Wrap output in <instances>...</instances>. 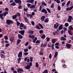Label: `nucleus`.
Listing matches in <instances>:
<instances>
[{
	"mask_svg": "<svg viewBox=\"0 0 73 73\" xmlns=\"http://www.w3.org/2000/svg\"><path fill=\"white\" fill-rule=\"evenodd\" d=\"M66 47H67L68 49H70V47L72 46V44H66Z\"/></svg>",
	"mask_w": 73,
	"mask_h": 73,
	"instance_id": "423d86ee",
	"label": "nucleus"
},
{
	"mask_svg": "<svg viewBox=\"0 0 73 73\" xmlns=\"http://www.w3.org/2000/svg\"><path fill=\"white\" fill-rule=\"evenodd\" d=\"M29 44V42H27L25 44V46H27Z\"/></svg>",
	"mask_w": 73,
	"mask_h": 73,
	"instance_id": "052dcab7",
	"label": "nucleus"
},
{
	"mask_svg": "<svg viewBox=\"0 0 73 73\" xmlns=\"http://www.w3.org/2000/svg\"><path fill=\"white\" fill-rule=\"evenodd\" d=\"M58 11H60V10H61V7H60V6H58Z\"/></svg>",
	"mask_w": 73,
	"mask_h": 73,
	"instance_id": "13d9d810",
	"label": "nucleus"
},
{
	"mask_svg": "<svg viewBox=\"0 0 73 73\" xmlns=\"http://www.w3.org/2000/svg\"><path fill=\"white\" fill-rule=\"evenodd\" d=\"M46 39L47 41H49V40H50V38L48 37H47Z\"/></svg>",
	"mask_w": 73,
	"mask_h": 73,
	"instance_id": "6e6d98bb",
	"label": "nucleus"
},
{
	"mask_svg": "<svg viewBox=\"0 0 73 73\" xmlns=\"http://www.w3.org/2000/svg\"><path fill=\"white\" fill-rule=\"evenodd\" d=\"M39 33H40V34H41L42 33H43V31H42V30H40L39 31Z\"/></svg>",
	"mask_w": 73,
	"mask_h": 73,
	"instance_id": "603ef678",
	"label": "nucleus"
},
{
	"mask_svg": "<svg viewBox=\"0 0 73 73\" xmlns=\"http://www.w3.org/2000/svg\"><path fill=\"white\" fill-rule=\"evenodd\" d=\"M35 27L36 28H37V29H40L41 28L38 26V25H36Z\"/></svg>",
	"mask_w": 73,
	"mask_h": 73,
	"instance_id": "7c9ffc66",
	"label": "nucleus"
},
{
	"mask_svg": "<svg viewBox=\"0 0 73 73\" xmlns=\"http://www.w3.org/2000/svg\"><path fill=\"white\" fill-rule=\"evenodd\" d=\"M70 1H69L66 4V7H69V5L70 4Z\"/></svg>",
	"mask_w": 73,
	"mask_h": 73,
	"instance_id": "5701e85b",
	"label": "nucleus"
},
{
	"mask_svg": "<svg viewBox=\"0 0 73 73\" xmlns=\"http://www.w3.org/2000/svg\"><path fill=\"white\" fill-rule=\"evenodd\" d=\"M48 21L49 19H48V18H46L44 21V22L45 23H48Z\"/></svg>",
	"mask_w": 73,
	"mask_h": 73,
	"instance_id": "a211bd4d",
	"label": "nucleus"
},
{
	"mask_svg": "<svg viewBox=\"0 0 73 73\" xmlns=\"http://www.w3.org/2000/svg\"><path fill=\"white\" fill-rule=\"evenodd\" d=\"M23 55V52H22L21 51L19 52L18 54V56L19 58L20 57H21L22 55Z\"/></svg>",
	"mask_w": 73,
	"mask_h": 73,
	"instance_id": "0eeeda50",
	"label": "nucleus"
},
{
	"mask_svg": "<svg viewBox=\"0 0 73 73\" xmlns=\"http://www.w3.org/2000/svg\"><path fill=\"white\" fill-rule=\"evenodd\" d=\"M61 40H62V41H66V39L64 38V37L62 36L61 37Z\"/></svg>",
	"mask_w": 73,
	"mask_h": 73,
	"instance_id": "4468645a",
	"label": "nucleus"
},
{
	"mask_svg": "<svg viewBox=\"0 0 73 73\" xmlns=\"http://www.w3.org/2000/svg\"><path fill=\"white\" fill-rule=\"evenodd\" d=\"M31 23L32 25H35V22L34 21H32Z\"/></svg>",
	"mask_w": 73,
	"mask_h": 73,
	"instance_id": "69168bd1",
	"label": "nucleus"
},
{
	"mask_svg": "<svg viewBox=\"0 0 73 73\" xmlns=\"http://www.w3.org/2000/svg\"><path fill=\"white\" fill-rule=\"evenodd\" d=\"M69 29L71 31H72V30H73V27H72V26H70L69 27Z\"/></svg>",
	"mask_w": 73,
	"mask_h": 73,
	"instance_id": "c85d7f7f",
	"label": "nucleus"
},
{
	"mask_svg": "<svg viewBox=\"0 0 73 73\" xmlns=\"http://www.w3.org/2000/svg\"><path fill=\"white\" fill-rule=\"evenodd\" d=\"M28 51V49L27 48H26L24 50V52H27Z\"/></svg>",
	"mask_w": 73,
	"mask_h": 73,
	"instance_id": "79ce46f5",
	"label": "nucleus"
},
{
	"mask_svg": "<svg viewBox=\"0 0 73 73\" xmlns=\"http://www.w3.org/2000/svg\"><path fill=\"white\" fill-rule=\"evenodd\" d=\"M10 40L11 42H12L14 40V39L13 38H10Z\"/></svg>",
	"mask_w": 73,
	"mask_h": 73,
	"instance_id": "49530a36",
	"label": "nucleus"
},
{
	"mask_svg": "<svg viewBox=\"0 0 73 73\" xmlns=\"http://www.w3.org/2000/svg\"><path fill=\"white\" fill-rule=\"evenodd\" d=\"M21 40L20 39H18L17 40V45H19V44L20 43V42H21Z\"/></svg>",
	"mask_w": 73,
	"mask_h": 73,
	"instance_id": "dca6fc26",
	"label": "nucleus"
},
{
	"mask_svg": "<svg viewBox=\"0 0 73 73\" xmlns=\"http://www.w3.org/2000/svg\"><path fill=\"white\" fill-rule=\"evenodd\" d=\"M59 26V24L57 23H56L54 25V28L55 29H57L58 27Z\"/></svg>",
	"mask_w": 73,
	"mask_h": 73,
	"instance_id": "7ed1b4c3",
	"label": "nucleus"
},
{
	"mask_svg": "<svg viewBox=\"0 0 73 73\" xmlns=\"http://www.w3.org/2000/svg\"><path fill=\"white\" fill-rule=\"evenodd\" d=\"M25 68L26 69H29L31 68V67L29 65H28L27 66L25 67Z\"/></svg>",
	"mask_w": 73,
	"mask_h": 73,
	"instance_id": "412c9836",
	"label": "nucleus"
},
{
	"mask_svg": "<svg viewBox=\"0 0 73 73\" xmlns=\"http://www.w3.org/2000/svg\"><path fill=\"white\" fill-rule=\"evenodd\" d=\"M3 16V13L0 14V17L1 20H3L4 19V17Z\"/></svg>",
	"mask_w": 73,
	"mask_h": 73,
	"instance_id": "aec40b11",
	"label": "nucleus"
},
{
	"mask_svg": "<svg viewBox=\"0 0 73 73\" xmlns=\"http://www.w3.org/2000/svg\"><path fill=\"white\" fill-rule=\"evenodd\" d=\"M33 1H34V0H28L27 1V2L30 3H32Z\"/></svg>",
	"mask_w": 73,
	"mask_h": 73,
	"instance_id": "2eb2a0df",
	"label": "nucleus"
},
{
	"mask_svg": "<svg viewBox=\"0 0 73 73\" xmlns=\"http://www.w3.org/2000/svg\"><path fill=\"white\" fill-rule=\"evenodd\" d=\"M19 33H21L22 35H24V33H25V30H23L22 31H19Z\"/></svg>",
	"mask_w": 73,
	"mask_h": 73,
	"instance_id": "6e6552de",
	"label": "nucleus"
},
{
	"mask_svg": "<svg viewBox=\"0 0 73 73\" xmlns=\"http://www.w3.org/2000/svg\"><path fill=\"white\" fill-rule=\"evenodd\" d=\"M52 50H53V49H54V44H52Z\"/></svg>",
	"mask_w": 73,
	"mask_h": 73,
	"instance_id": "8fccbe9b",
	"label": "nucleus"
},
{
	"mask_svg": "<svg viewBox=\"0 0 73 73\" xmlns=\"http://www.w3.org/2000/svg\"><path fill=\"white\" fill-rule=\"evenodd\" d=\"M18 9H22V6H19V7Z\"/></svg>",
	"mask_w": 73,
	"mask_h": 73,
	"instance_id": "774afa93",
	"label": "nucleus"
},
{
	"mask_svg": "<svg viewBox=\"0 0 73 73\" xmlns=\"http://www.w3.org/2000/svg\"><path fill=\"white\" fill-rule=\"evenodd\" d=\"M8 12H7V11L3 13V16L4 17H5V16H6V15H7V14H8Z\"/></svg>",
	"mask_w": 73,
	"mask_h": 73,
	"instance_id": "f3484780",
	"label": "nucleus"
},
{
	"mask_svg": "<svg viewBox=\"0 0 73 73\" xmlns=\"http://www.w3.org/2000/svg\"><path fill=\"white\" fill-rule=\"evenodd\" d=\"M36 66L37 67H38V64L37 62L36 63Z\"/></svg>",
	"mask_w": 73,
	"mask_h": 73,
	"instance_id": "5fc2aeb1",
	"label": "nucleus"
},
{
	"mask_svg": "<svg viewBox=\"0 0 73 73\" xmlns=\"http://www.w3.org/2000/svg\"><path fill=\"white\" fill-rule=\"evenodd\" d=\"M29 37H30L31 38L33 39V38H35V36L33 35V36H31V35H29Z\"/></svg>",
	"mask_w": 73,
	"mask_h": 73,
	"instance_id": "bb28decb",
	"label": "nucleus"
},
{
	"mask_svg": "<svg viewBox=\"0 0 73 73\" xmlns=\"http://www.w3.org/2000/svg\"><path fill=\"white\" fill-rule=\"evenodd\" d=\"M57 55H58V53L57 52H56L54 54V57L55 58L57 57Z\"/></svg>",
	"mask_w": 73,
	"mask_h": 73,
	"instance_id": "b1692460",
	"label": "nucleus"
},
{
	"mask_svg": "<svg viewBox=\"0 0 73 73\" xmlns=\"http://www.w3.org/2000/svg\"><path fill=\"white\" fill-rule=\"evenodd\" d=\"M45 9H43L41 11V12L42 13L44 12H45Z\"/></svg>",
	"mask_w": 73,
	"mask_h": 73,
	"instance_id": "338daca9",
	"label": "nucleus"
},
{
	"mask_svg": "<svg viewBox=\"0 0 73 73\" xmlns=\"http://www.w3.org/2000/svg\"><path fill=\"white\" fill-rule=\"evenodd\" d=\"M35 5H33L31 6L30 7V8H35Z\"/></svg>",
	"mask_w": 73,
	"mask_h": 73,
	"instance_id": "72a5a7b5",
	"label": "nucleus"
},
{
	"mask_svg": "<svg viewBox=\"0 0 73 73\" xmlns=\"http://www.w3.org/2000/svg\"><path fill=\"white\" fill-rule=\"evenodd\" d=\"M68 32L70 35H73V34L71 32V31H70V30L68 31Z\"/></svg>",
	"mask_w": 73,
	"mask_h": 73,
	"instance_id": "e433bc0d",
	"label": "nucleus"
},
{
	"mask_svg": "<svg viewBox=\"0 0 73 73\" xmlns=\"http://www.w3.org/2000/svg\"><path fill=\"white\" fill-rule=\"evenodd\" d=\"M17 26H19L20 24V22H19V21H18L17 22Z\"/></svg>",
	"mask_w": 73,
	"mask_h": 73,
	"instance_id": "ea45409f",
	"label": "nucleus"
},
{
	"mask_svg": "<svg viewBox=\"0 0 73 73\" xmlns=\"http://www.w3.org/2000/svg\"><path fill=\"white\" fill-rule=\"evenodd\" d=\"M45 18V17H44V16H42L41 18V21H44Z\"/></svg>",
	"mask_w": 73,
	"mask_h": 73,
	"instance_id": "9b49d317",
	"label": "nucleus"
},
{
	"mask_svg": "<svg viewBox=\"0 0 73 73\" xmlns=\"http://www.w3.org/2000/svg\"><path fill=\"white\" fill-rule=\"evenodd\" d=\"M27 7H29H29H30L31 6V4L30 3H27Z\"/></svg>",
	"mask_w": 73,
	"mask_h": 73,
	"instance_id": "a18cd8bd",
	"label": "nucleus"
},
{
	"mask_svg": "<svg viewBox=\"0 0 73 73\" xmlns=\"http://www.w3.org/2000/svg\"><path fill=\"white\" fill-rule=\"evenodd\" d=\"M54 1H56L58 4H59L60 3V1L59 0H55Z\"/></svg>",
	"mask_w": 73,
	"mask_h": 73,
	"instance_id": "a19ab883",
	"label": "nucleus"
},
{
	"mask_svg": "<svg viewBox=\"0 0 73 73\" xmlns=\"http://www.w3.org/2000/svg\"><path fill=\"white\" fill-rule=\"evenodd\" d=\"M72 20H73V17L71 16H70L68 17V21L69 22H71Z\"/></svg>",
	"mask_w": 73,
	"mask_h": 73,
	"instance_id": "20e7f679",
	"label": "nucleus"
},
{
	"mask_svg": "<svg viewBox=\"0 0 73 73\" xmlns=\"http://www.w3.org/2000/svg\"><path fill=\"white\" fill-rule=\"evenodd\" d=\"M60 44H59V43H56L55 44V45L56 46V45H57V46H58Z\"/></svg>",
	"mask_w": 73,
	"mask_h": 73,
	"instance_id": "680f3d73",
	"label": "nucleus"
},
{
	"mask_svg": "<svg viewBox=\"0 0 73 73\" xmlns=\"http://www.w3.org/2000/svg\"><path fill=\"white\" fill-rule=\"evenodd\" d=\"M24 19L25 21H27L28 20V18H27V17H25L24 18Z\"/></svg>",
	"mask_w": 73,
	"mask_h": 73,
	"instance_id": "de8ad7c7",
	"label": "nucleus"
},
{
	"mask_svg": "<svg viewBox=\"0 0 73 73\" xmlns=\"http://www.w3.org/2000/svg\"><path fill=\"white\" fill-rule=\"evenodd\" d=\"M65 26L66 27H68V26H69V24L68 23H66L65 24Z\"/></svg>",
	"mask_w": 73,
	"mask_h": 73,
	"instance_id": "c9c22d12",
	"label": "nucleus"
},
{
	"mask_svg": "<svg viewBox=\"0 0 73 73\" xmlns=\"http://www.w3.org/2000/svg\"><path fill=\"white\" fill-rule=\"evenodd\" d=\"M42 5H43L44 6H46L47 5L45 3L44 1H42Z\"/></svg>",
	"mask_w": 73,
	"mask_h": 73,
	"instance_id": "393cba45",
	"label": "nucleus"
},
{
	"mask_svg": "<svg viewBox=\"0 0 73 73\" xmlns=\"http://www.w3.org/2000/svg\"><path fill=\"white\" fill-rule=\"evenodd\" d=\"M36 45H38V44H40V40H36Z\"/></svg>",
	"mask_w": 73,
	"mask_h": 73,
	"instance_id": "ddd939ff",
	"label": "nucleus"
},
{
	"mask_svg": "<svg viewBox=\"0 0 73 73\" xmlns=\"http://www.w3.org/2000/svg\"><path fill=\"white\" fill-rule=\"evenodd\" d=\"M54 4L52 3L51 6V7L52 8H53L54 7Z\"/></svg>",
	"mask_w": 73,
	"mask_h": 73,
	"instance_id": "bf43d9fd",
	"label": "nucleus"
},
{
	"mask_svg": "<svg viewBox=\"0 0 73 73\" xmlns=\"http://www.w3.org/2000/svg\"><path fill=\"white\" fill-rule=\"evenodd\" d=\"M23 11H25V12H27V11H28V8H24L23 9Z\"/></svg>",
	"mask_w": 73,
	"mask_h": 73,
	"instance_id": "cd10ccee",
	"label": "nucleus"
},
{
	"mask_svg": "<svg viewBox=\"0 0 73 73\" xmlns=\"http://www.w3.org/2000/svg\"><path fill=\"white\" fill-rule=\"evenodd\" d=\"M46 9L47 10V11H48V13H50L51 12V11H50V9L47 8H46Z\"/></svg>",
	"mask_w": 73,
	"mask_h": 73,
	"instance_id": "58836bf2",
	"label": "nucleus"
},
{
	"mask_svg": "<svg viewBox=\"0 0 73 73\" xmlns=\"http://www.w3.org/2000/svg\"><path fill=\"white\" fill-rule=\"evenodd\" d=\"M14 1L15 3H18L19 5H21V0H14Z\"/></svg>",
	"mask_w": 73,
	"mask_h": 73,
	"instance_id": "f03ea898",
	"label": "nucleus"
},
{
	"mask_svg": "<svg viewBox=\"0 0 73 73\" xmlns=\"http://www.w3.org/2000/svg\"><path fill=\"white\" fill-rule=\"evenodd\" d=\"M10 45V44L9 43L5 45V46L6 47H8Z\"/></svg>",
	"mask_w": 73,
	"mask_h": 73,
	"instance_id": "3c124183",
	"label": "nucleus"
},
{
	"mask_svg": "<svg viewBox=\"0 0 73 73\" xmlns=\"http://www.w3.org/2000/svg\"><path fill=\"white\" fill-rule=\"evenodd\" d=\"M20 27H24V24H23V23H21L20 25Z\"/></svg>",
	"mask_w": 73,
	"mask_h": 73,
	"instance_id": "f704fd0d",
	"label": "nucleus"
},
{
	"mask_svg": "<svg viewBox=\"0 0 73 73\" xmlns=\"http://www.w3.org/2000/svg\"><path fill=\"white\" fill-rule=\"evenodd\" d=\"M49 58H52V54H50L49 55Z\"/></svg>",
	"mask_w": 73,
	"mask_h": 73,
	"instance_id": "0e129e2a",
	"label": "nucleus"
},
{
	"mask_svg": "<svg viewBox=\"0 0 73 73\" xmlns=\"http://www.w3.org/2000/svg\"><path fill=\"white\" fill-rule=\"evenodd\" d=\"M39 54L40 56H42L43 54V52H39Z\"/></svg>",
	"mask_w": 73,
	"mask_h": 73,
	"instance_id": "864d4df0",
	"label": "nucleus"
},
{
	"mask_svg": "<svg viewBox=\"0 0 73 73\" xmlns=\"http://www.w3.org/2000/svg\"><path fill=\"white\" fill-rule=\"evenodd\" d=\"M73 8V6H72L70 7H68L66 9V10L69 11H70L72 10V9Z\"/></svg>",
	"mask_w": 73,
	"mask_h": 73,
	"instance_id": "39448f33",
	"label": "nucleus"
},
{
	"mask_svg": "<svg viewBox=\"0 0 73 73\" xmlns=\"http://www.w3.org/2000/svg\"><path fill=\"white\" fill-rule=\"evenodd\" d=\"M4 38L5 40H7L8 39V38L6 36H4Z\"/></svg>",
	"mask_w": 73,
	"mask_h": 73,
	"instance_id": "4d7b16f0",
	"label": "nucleus"
},
{
	"mask_svg": "<svg viewBox=\"0 0 73 73\" xmlns=\"http://www.w3.org/2000/svg\"><path fill=\"white\" fill-rule=\"evenodd\" d=\"M18 15L17 14H16L15 15H14L13 16V20H15V19H16V18H17V16Z\"/></svg>",
	"mask_w": 73,
	"mask_h": 73,
	"instance_id": "9d476101",
	"label": "nucleus"
},
{
	"mask_svg": "<svg viewBox=\"0 0 73 73\" xmlns=\"http://www.w3.org/2000/svg\"><path fill=\"white\" fill-rule=\"evenodd\" d=\"M41 38L43 39H44V38H45V35H43L42 36H41Z\"/></svg>",
	"mask_w": 73,
	"mask_h": 73,
	"instance_id": "4c0bfd02",
	"label": "nucleus"
},
{
	"mask_svg": "<svg viewBox=\"0 0 73 73\" xmlns=\"http://www.w3.org/2000/svg\"><path fill=\"white\" fill-rule=\"evenodd\" d=\"M62 26H63V25H60L58 29H59V30H60L61 29H62Z\"/></svg>",
	"mask_w": 73,
	"mask_h": 73,
	"instance_id": "6ab92c4d",
	"label": "nucleus"
},
{
	"mask_svg": "<svg viewBox=\"0 0 73 73\" xmlns=\"http://www.w3.org/2000/svg\"><path fill=\"white\" fill-rule=\"evenodd\" d=\"M5 57V56L4 54H2L1 56V58H4Z\"/></svg>",
	"mask_w": 73,
	"mask_h": 73,
	"instance_id": "e2e57ef3",
	"label": "nucleus"
},
{
	"mask_svg": "<svg viewBox=\"0 0 73 73\" xmlns=\"http://www.w3.org/2000/svg\"><path fill=\"white\" fill-rule=\"evenodd\" d=\"M18 36L19 38H20V39H22V38H23V36H22L20 34H19L18 35Z\"/></svg>",
	"mask_w": 73,
	"mask_h": 73,
	"instance_id": "4be33fe9",
	"label": "nucleus"
},
{
	"mask_svg": "<svg viewBox=\"0 0 73 73\" xmlns=\"http://www.w3.org/2000/svg\"><path fill=\"white\" fill-rule=\"evenodd\" d=\"M17 72H23V70L21 68H18L17 70Z\"/></svg>",
	"mask_w": 73,
	"mask_h": 73,
	"instance_id": "f8f14e48",
	"label": "nucleus"
},
{
	"mask_svg": "<svg viewBox=\"0 0 73 73\" xmlns=\"http://www.w3.org/2000/svg\"><path fill=\"white\" fill-rule=\"evenodd\" d=\"M56 42V39H53L52 40V42L54 44V43H55Z\"/></svg>",
	"mask_w": 73,
	"mask_h": 73,
	"instance_id": "473e14b6",
	"label": "nucleus"
},
{
	"mask_svg": "<svg viewBox=\"0 0 73 73\" xmlns=\"http://www.w3.org/2000/svg\"><path fill=\"white\" fill-rule=\"evenodd\" d=\"M6 23L8 25H10L11 24H13V21L11 20L8 19L6 21Z\"/></svg>",
	"mask_w": 73,
	"mask_h": 73,
	"instance_id": "f257e3e1",
	"label": "nucleus"
},
{
	"mask_svg": "<svg viewBox=\"0 0 73 73\" xmlns=\"http://www.w3.org/2000/svg\"><path fill=\"white\" fill-rule=\"evenodd\" d=\"M21 58H19V59H18V62L19 64L20 63V61H21Z\"/></svg>",
	"mask_w": 73,
	"mask_h": 73,
	"instance_id": "09e8293b",
	"label": "nucleus"
},
{
	"mask_svg": "<svg viewBox=\"0 0 73 73\" xmlns=\"http://www.w3.org/2000/svg\"><path fill=\"white\" fill-rule=\"evenodd\" d=\"M42 73H48V70H45Z\"/></svg>",
	"mask_w": 73,
	"mask_h": 73,
	"instance_id": "c03bdc74",
	"label": "nucleus"
},
{
	"mask_svg": "<svg viewBox=\"0 0 73 73\" xmlns=\"http://www.w3.org/2000/svg\"><path fill=\"white\" fill-rule=\"evenodd\" d=\"M30 58L31 62H32L33 61V58L32 57H31Z\"/></svg>",
	"mask_w": 73,
	"mask_h": 73,
	"instance_id": "37998d69",
	"label": "nucleus"
},
{
	"mask_svg": "<svg viewBox=\"0 0 73 73\" xmlns=\"http://www.w3.org/2000/svg\"><path fill=\"white\" fill-rule=\"evenodd\" d=\"M11 5H13V6H15L16 5V4L15 3L13 2L10 4Z\"/></svg>",
	"mask_w": 73,
	"mask_h": 73,
	"instance_id": "c756f323",
	"label": "nucleus"
},
{
	"mask_svg": "<svg viewBox=\"0 0 73 73\" xmlns=\"http://www.w3.org/2000/svg\"><path fill=\"white\" fill-rule=\"evenodd\" d=\"M37 40V37H35V39L33 40V42H36V41Z\"/></svg>",
	"mask_w": 73,
	"mask_h": 73,
	"instance_id": "2f4dec72",
	"label": "nucleus"
},
{
	"mask_svg": "<svg viewBox=\"0 0 73 73\" xmlns=\"http://www.w3.org/2000/svg\"><path fill=\"white\" fill-rule=\"evenodd\" d=\"M38 25L39 26V27H40L41 29H43V28H44V27H43V26H42V25H41V24L39 23L38 24Z\"/></svg>",
	"mask_w": 73,
	"mask_h": 73,
	"instance_id": "a878e982",
	"label": "nucleus"
},
{
	"mask_svg": "<svg viewBox=\"0 0 73 73\" xmlns=\"http://www.w3.org/2000/svg\"><path fill=\"white\" fill-rule=\"evenodd\" d=\"M28 33L30 34H33L34 33V31L31 30H29L28 31Z\"/></svg>",
	"mask_w": 73,
	"mask_h": 73,
	"instance_id": "1a4fd4ad",
	"label": "nucleus"
}]
</instances>
